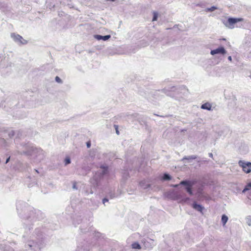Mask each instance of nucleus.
Segmentation results:
<instances>
[{"mask_svg":"<svg viewBox=\"0 0 251 251\" xmlns=\"http://www.w3.org/2000/svg\"><path fill=\"white\" fill-rule=\"evenodd\" d=\"M87 147L88 148H89L91 147V142L90 141H88L86 143Z\"/></svg>","mask_w":251,"mask_h":251,"instance_id":"6ab92c4d","label":"nucleus"},{"mask_svg":"<svg viewBox=\"0 0 251 251\" xmlns=\"http://www.w3.org/2000/svg\"><path fill=\"white\" fill-rule=\"evenodd\" d=\"M192 158H193V159H196V157H192Z\"/></svg>","mask_w":251,"mask_h":251,"instance_id":"5701e85b","label":"nucleus"},{"mask_svg":"<svg viewBox=\"0 0 251 251\" xmlns=\"http://www.w3.org/2000/svg\"><path fill=\"white\" fill-rule=\"evenodd\" d=\"M131 247L132 249L140 250L141 249V246L137 242H134L132 244Z\"/></svg>","mask_w":251,"mask_h":251,"instance_id":"1a4fd4ad","label":"nucleus"},{"mask_svg":"<svg viewBox=\"0 0 251 251\" xmlns=\"http://www.w3.org/2000/svg\"><path fill=\"white\" fill-rule=\"evenodd\" d=\"M180 184L186 185V190L187 192L190 195H193L192 187L195 184L194 181H182L180 182Z\"/></svg>","mask_w":251,"mask_h":251,"instance_id":"f257e3e1","label":"nucleus"},{"mask_svg":"<svg viewBox=\"0 0 251 251\" xmlns=\"http://www.w3.org/2000/svg\"><path fill=\"white\" fill-rule=\"evenodd\" d=\"M11 37L14 39L15 41L19 42L23 44H25L26 43V41L24 39L21 35L19 34L12 33L11 34Z\"/></svg>","mask_w":251,"mask_h":251,"instance_id":"7ed1b4c3","label":"nucleus"},{"mask_svg":"<svg viewBox=\"0 0 251 251\" xmlns=\"http://www.w3.org/2000/svg\"><path fill=\"white\" fill-rule=\"evenodd\" d=\"M103 203H105V202L108 201V199H106V198H104L103 199Z\"/></svg>","mask_w":251,"mask_h":251,"instance_id":"aec40b11","label":"nucleus"},{"mask_svg":"<svg viewBox=\"0 0 251 251\" xmlns=\"http://www.w3.org/2000/svg\"><path fill=\"white\" fill-rule=\"evenodd\" d=\"M201 108L203 109L210 110L211 108V105L209 102H206L201 105Z\"/></svg>","mask_w":251,"mask_h":251,"instance_id":"0eeeda50","label":"nucleus"},{"mask_svg":"<svg viewBox=\"0 0 251 251\" xmlns=\"http://www.w3.org/2000/svg\"><path fill=\"white\" fill-rule=\"evenodd\" d=\"M71 161L69 157H66L65 159V163L66 165H67L69 163H70Z\"/></svg>","mask_w":251,"mask_h":251,"instance_id":"4468645a","label":"nucleus"},{"mask_svg":"<svg viewBox=\"0 0 251 251\" xmlns=\"http://www.w3.org/2000/svg\"><path fill=\"white\" fill-rule=\"evenodd\" d=\"M55 80L58 83H61L62 82L61 79L58 76L55 77Z\"/></svg>","mask_w":251,"mask_h":251,"instance_id":"f3484780","label":"nucleus"},{"mask_svg":"<svg viewBox=\"0 0 251 251\" xmlns=\"http://www.w3.org/2000/svg\"><path fill=\"white\" fill-rule=\"evenodd\" d=\"M193 207L196 210L200 212H202L203 208V207L201 206V205L198 204L195 202L193 204Z\"/></svg>","mask_w":251,"mask_h":251,"instance_id":"6e6552de","label":"nucleus"},{"mask_svg":"<svg viewBox=\"0 0 251 251\" xmlns=\"http://www.w3.org/2000/svg\"><path fill=\"white\" fill-rule=\"evenodd\" d=\"M228 218L225 215H223L222 217V222L224 225H225L227 222Z\"/></svg>","mask_w":251,"mask_h":251,"instance_id":"9b49d317","label":"nucleus"},{"mask_svg":"<svg viewBox=\"0 0 251 251\" xmlns=\"http://www.w3.org/2000/svg\"><path fill=\"white\" fill-rule=\"evenodd\" d=\"M157 19V13L154 12V14H153V19H152V21H156Z\"/></svg>","mask_w":251,"mask_h":251,"instance_id":"2eb2a0df","label":"nucleus"},{"mask_svg":"<svg viewBox=\"0 0 251 251\" xmlns=\"http://www.w3.org/2000/svg\"><path fill=\"white\" fill-rule=\"evenodd\" d=\"M243 21V19L242 18H228L227 22L229 24V27L230 28H232L230 26L233 25L235 24V23Z\"/></svg>","mask_w":251,"mask_h":251,"instance_id":"39448f33","label":"nucleus"},{"mask_svg":"<svg viewBox=\"0 0 251 251\" xmlns=\"http://www.w3.org/2000/svg\"><path fill=\"white\" fill-rule=\"evenodd\" d=\"M251 190V183H248L245 187V188L243 189L242 192L245 193L247 191Z\"/></svg>","mask_w":251,"mask_h":251,"instance_id":"9d476101","label":"nucleus"},{"mask_svg":"<svg viewBox=\"0 0 251 251\" xmlns=\"http://www.w3.org/2000/svg\"><path fill=\"white\" fill-rule=\"evenodd\" d=\"M228 60H229L230 61H231V60H232V57H231V56H228Z\"/></svg>","mask_w":251,"mask_h":251,"instance_id":"412c9836","label":"nucleus"},{"mask_svg":"<svg viewBox=\"0 0 251 251\" xmlns=\"http://www.w3.org/2000/svg\"><path fill=\"white\" fill-rule=\"evenodd\" d=\"M9 160H10V157H9L6 159L5 163H7L9 162Z\"/></svg>","mask_w":251,"mask_h":251,"instance_id":"4be33fe9","label":"nucleus"},{"mask_svg":"<svg viewBox=\"0 0 251 251\" xmlns=\"http://www.w3.org/2000/svg\"><path fill=\"white\" fill-rule=\"evenodd\" d=\"M163 180H170L171 179L170 176L168 174H164L163 177Z\"/></svg>","mask_w":251,"mask_h":251,"instance_id":"ddd939ff","label":"nucleus"},{"mask_svg":"<svg viewBox=\"0 0 251 251\" xmlns=\"http://www.w3.org/2000/svg\"><path fill=\"white\" fill-rule=\"evenodd\" d=\"M114 127L116 130V133L119 135L120 134L119 131L118 130V126L117 125H114Z\"/></svg>","mask_w":251,"mask_h":251,"instance_id":"dca6fc26","label":"nucleus"},{"mask_svg":"<svg viewBox=\"0 0 251 251\" xmlns=\"http://www.w3.org/2000/svg\"><path fill=\"white\" fill-rule=\"evenodd\" d=\"M216 9H217V8L216 7L212 6L210 8H209L208 10H209V11H214V10H215Z\"/></svg>","mask_w":251,"mask_h":251,"instance_id":"a211bd4d","label":"nucleus"},{"mask_svg":"<svg viewBox=\"0 0 251 251\" xmlns=\"http://www.w3.org/2000/svg\"><path fill=\"white\" fill-rule=\"evenodd\" d=\"M226 53V51L223 47H220L215 50H211L210 53L212 55H214L217 53H221L224 54Z\"/></svg>","mask_w":251,"mask_h":251,"instance_id":"20e7f679","label":"nucleus"},{"mask_svg":"<svg viewBox=\"0 0 251 251\" xmlns=\"http://www.w3.org/2000/svg\"><path fill=\"white\" fill-rule=\"evenodd\" d=\"M238 163L239 166L242 168L243 171L246 173L248 174L251 172V162H245L240 160Z\"/></svg>","mask_w":251,"mask_h":251,"instance_id":"f03ea898","label":"nucleus"},{"mask_svg":"<svg viewBox=\"0 0 251 251\" xmlns=\"http://www.w3.org/2000/svg\"><path fill=\"white\" fill-rule=\"evenodd\" d=\"M101 168L103 169L102 175H103L106 174L107 172V167L101 166Z\"/></svg>","mask_w":251,"mask_h":251,"instance_id":"f8f14e48","label":"nucleus"},{"mask_svg":"<svg viewBox=\"0 0 251 251\" xmlns=\"http://www.w3.org/2000/svg\"><path fill=\"white\" fill-rule=\"evenodd\" d=\"M110 37H111V36L110 35H105V36H101V35H97L96 36V38L98 40L102 39L104 41L108 40Z\"/></svg>","mask_w":251,"mask_h":251,"instance_id":"423d86ee","label":"nucleus"}]
</instances>
